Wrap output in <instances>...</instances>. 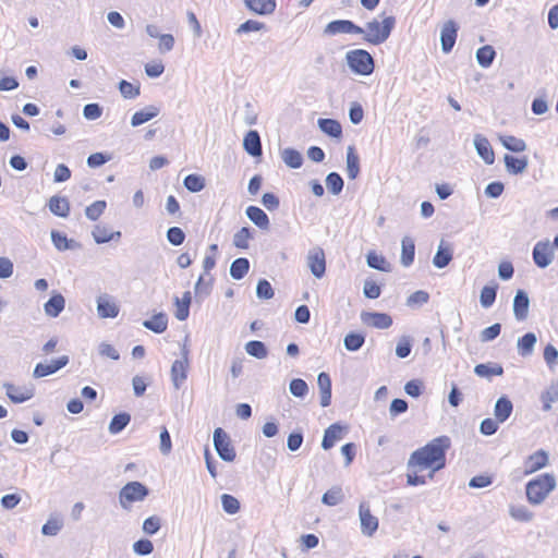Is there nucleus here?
I'll use <instances>...</instances> for the list:
<instances>
[{
    "mask_svg": "<svg viewBox=\"0 0 558 558\" xmlns=\"http://www.w3.org/2000/svg\"><path fill=\"white\" fill-rule=\"evenodd\" d=\"M450 448L451 439L444 435L413 451L408 461V484L418 486L432 480L436 472L446 466V453Z\"/></svg>",
    "mask_w": 558,
    "mask_h": 558,
    "instance_id": "1",
    "label": "nucleus"
},
{
    "mask_svg": "<svg viewBox=\"0 0 558 558\" xmlns=\"http://www.w3.org/2000/svg\"><path fill=\"white\" fill-rule=\"evenodd\" d=\"M556 477L551 473L537 475L525 486L526 499L531 505L542 504L556 488Z\"/></svg>",
    "mask_w": 558,
    "mask_h": 558,
    "instance_id": "2",
    "label": "nucleus"
},
{
    "mask_svg": "<svg viewBox=\"0 0 558 558\" xmlns=\"http://www.w3.org/2000/svg\"><path fill=\"white\" fill-rule=\"evenodd\" d=\"M393 26L395 17L392 16L384 19L383 22L373 20L372 22H368L365 26L364 39L369 44L379 45L389 37Z\"/></svg>",
    "mask_w": 558,
    "mask_h": 558,
    "instance_id": "3",
    "label": "nucleus"
},
{
    "mask_svg": "<svg viewBox=\"0 0 558 558\" xmlns=\"http://www.w3.org/2000/svg\"><path fill=\"white\" fill-rule=\"evenodd\" d=\"M350 68L357 74L369 75L374 71L373 57L364 49H355L347 54Z\"/></svg>",
    "mask_w": 558,
    "mask_h": 558,
    "instance_id": "4",
    "label": "nucleus"
},
{
    "mask_svg": "<svg viewBox=\"0 0 558 558\" xmlns=\"http://www.w3.org/2000/svg\"><path fill=\"white\" fill-rule=\"evenodd\" d=\"M148 495V489L140 482H130L122 487L119 500L124 509H129L133 502L143 500Z\"/></svg>",
    "mask_w": 558,
    "mask_h": 558,
    "instance_id": "5",
    "label": "nucleus"
},
{
    "mask_svg": "<svg viewBox=\"0 0 558 558\" xmlns=\"http://www.w3.org/2000/svg\"><path fill=\"white\" fill-rule=\"evenodd\" d=\"M214 445L219 457L228 462L235 459V450L231 445L230 438L222 428H216L214 432Z\"/></svg>",
    "mask_w": 558,
    "mask_h": 558,
    "instance_id": "6",
    "label": "nucleus"
},
{
    "mask_svg": "<svg viewBox=\"0 0 558 558\" xmlns=\"http://www.w3.org/2000/svg\"><path fill=\"white\" fill-rule=\"evenodd\" d=\"M362 533L372 536L378 529V519L372 514L369 506L362 502L359 507Z\"/></svg>",
    "mask_w": 558,
    "mask_h": 558,
    "instance_id": "7",
    "label": "nucleus"
},
{
    "mask_svg": "<svg viewBox=\"0 0 558 558\" xmlns=\"http://www.w3.org/2000/svg\"><path fill=\"white\" fill-rule=\"evenodd\" d=\"M458 37V25L454 21H447L442 28L440 34V41H441V49L445 53H449Z\"/></svg>",
    "mask_w": 558,
    "mask_h": 558,
    "instance_id": "8",
    "label": "nucleus"
},
{
    "mask_svg": "<svg viewBox=\"0 0 558 558\" xmlns=\"http://www.w3.org/2000/svg\"><path fill=\"white\" fill-rule=\"evenodd\" d=\"M548 464V454L544 450H537L530 454L524 460V470L523 473L525 475L535 473L541 469L545 468Z\"/></svg>",
    "mask_w": 558,
    "mask_h": 558,
    "instance_id": "9",
    "label": "nucleus"
},
{
    "mask_svg": "<svg viewBox=\"0 0 558 558\" xmlns=\"http://www.w3.org/2000/svg\"><path fill=\"white\" fill-rule=\"evenodd\" d=\"M325 33L329 35H336L339 33L363 34L364 29L349 20H337L327 24Z\"/></svg>",
    "mask_w": 558,
    "mask_h": 558,
    "instance_id": "10",
    "label": "nucleus"
},
{
    "mask_svg": "<svg viewBox=\"0 0 558 558\" xmlns=\"http://www.w3.org/2000/svg\"><path fill=\"white\" fill-rule=\"evenodd\" d=\"M361 318L366 326L377 329H388L392 325L391 316L386 313L367 312Z\"/></svg>",
    "mask_w": 558,
    "mask_h": 558,
    "instance_id": "11",
    "label": "nucleus"
},
{
    "mask_svg": "<svg viewBox=\"0 0 558 558\" xmlns=\"http://www.w3.org/2000/svg\"><path fill=\"white\" fill-rule=\"evenodd\" d=\"M554 256V250L547 242H538L535 244L533 248V259L534 263L544 268L550 264Z\"/></svg>",
    "mask_w": 558,
    "mask_h": 558,
    "instance_id": "12",
    "label": "nucleus"
},
{
    "mask_svg": "<svg viewBox=\"0 0 558 558\" xmlns=\"http://www.w3.org/2000/svg\"><path fill=\"white\" fill-rule=\"evenodd\" d=\"M4 387L7 396L14 403L25 402L34 396V390L31 387L17 386L14 384H5Z\"/></svg>",
    "mask_w": 558,
    "mask_h": 558,
    "instance_id": "13",
    "label": "nucleus"
},
{
    "mask_svg": "<svg viewBox=\"0 0 558 558\" xmlns=\"http://www.w3.org/2000/svg\"><path fill=\"white\" fill-rule=\"evenodd\" d=\"M344 434H345L344 426H342L338 423L331 424L325 430L324 438L322 441V447L325 450L332 448L336 445V442H338L339 440H341L343 438Z\"/></svg>",
    "mask_w": 558,
    "mask_h": 558,
    "instance_id": "14",
    "label": "nucleus"
},
{
    "mask_svg": "<svg viewBox=\"0 0 558 558\" xmlns=\"http://www.w3.org/2000/svg\"><path fill=\"white\" fill-rule=\"evenodd\" d=\"M308 266L315 277L320 278L324 276L326 270V259L325 253L322 248H315L310 253Z\"/></svg>",
    "mask_w": 558,
    "mask_h": 558,
    "instance_id": "15",
    "label": "nucleus"
},
{
    "mask_svg": "<svg viewBox=\"0 0 558 558\" xmlns=\"http://www.w3.org/2000/svg\"><path fill=\"white\" fill-rule=\"evenodd\" d=\"M69 362L68 356H61L50 363H38L34 369L35 377H45L64 367Z\"/></svg>",
    "mask_w": 558,
    "mask_h": 558,
    "instance_id": "16",
    "label": "nucleus"
},
{
    "mask_svg": "<svg viewBox=\"0 0 558 558\" xmlns=\"http://www.w3.org/2000/svg\"><path fill=\"white\" fill-rule=\"evenodd\" d=\"M245 5L258 15H269L276 10V0H244Z\"/></svg>",
    "mask_w": 558,
    "mask_h": 558,
    "instance_id": "17",
    "label": "nucleus"
},
{
    "mask_svg": "<svg viewBox=\"0 0 558 558\" xmlns=\"http://www.w3.org/2000/svg\"><path fill=\"white\" fill-rule=\"evenodd\" d=\"M319 393H320V405L326 408L331 402V379L327 373H320L317 378Z\"/></svg>",
    "mask_w": 558,
    "mask_h": 558,
    "instance_id": "18",
    "label": "nucleus"
},
{
    "mask_svg": "<svg viewBox=\"0 0 558 558\" xmlns=\"http://www.w3.org/2000/svg\"><path fill=\"white\" fill-rule=\"evenodd\" d=\"M93 236L96 243H107L112 240H119L121 238L120 231H112L106 225H97L93 230Z\"/></svg>",
    "mask_w": 558,
    "mask_h": 558,
    "instance_id": "19",
    "label": "nucleus"
},
{
    "mask_svg": "<svg viewBox=\"0 0 558 558\" xmlns=\"http://www.w3.org/2000/svg\"><path fill=\"white\" fill-rule=\"evenodd\" d=\"M97 311L101 318H114L119 314L118 305L107 296L98 299Z\"/></svg>",
    "mask_w": 558,
    "mask_h": 558,
    "instance_id": "20",
    "label": "nucleus"
},
{
    "mask_svg": "<svg viewBox=\"0 0 558 558\" xmlns=\"http://www.w3.org/2000/svg\"><path fill=\"white\" fill-rule=\"evenodd\" d=\"M244 149L253 157L262 155L260 137L257 131H250L243 141Z\"/></svg>",
    "mask_w": 558,
    "mask_h": 558,
    "instance_id": "21",
    "label": "nucleus"
},
{
    "mask_svg": "<svg viewBox=\"0 0 558 558\" xmlns=\"http://www.w3.org/2000/svg\"><path fill=\"white\" fill-rule=\"evenodd\" d=\"M187 360H175L171 366V378L175 387H180L181 384L187 377Z\"/></svg>",
    "mask_w": 558,
    "mask_h": 558,
    "instance_id": "22",
    "label": "nucleus"
},
{
    "mask_svg": "<svg viewBox=\"0 0 558 558\" xmlns=\"http://www.w3.org/2000/svg\"><path fill=\"white\" fill-rule=\"evenodd\" d=\"M48 206L56 216L65 218L70 214V203L66 197L52 196L49 199Z\"/></svg>",
    "mask_w": 558,
    "mask_h": 558,
    "instance_id": "23",
    "label": "nucleus"
},
{
    "mask_svg": "<svg viewBox=\"0 0 558 558\" xmlns=\"http://www.w3.org/2000/svg\"><path fill=\"white\" fill-rule=\"evenodd\" d=\"M475 147H476L478 155L483 158V160L487 165L494 163L495 153H494L492 145L487 138H485L483 136H476Z\"/></svg>",
    "mask_w": 558,
    "mask_h": 558,
    "instance_id": "24",
    "label": "nucleus"
},
{
    "mask_svg": "<svg viewBox=\"0 0 558 558\" xmlns=\"http://www.w3.org/2000/svg\"><path fill=\"white\" fill-rule=\"evenodd\" d=\"M529 298L523 291H518L513 301V312L519 320H523L527 317L529 313Z\"/></svg>",
    "mask_w": 558,
    "mask_h": 558,
    "instance_id": "25",
    "label": "nucleus"
},
{
    "mask_svg": "<svg viewBox=\"0 0 558 558\" xmlns=\"http://www.w3.org/2000/svg\"><path fill=\"white\" fill-rule=\"evenodd\" d=\"M248 219L258 228L267 230L269 228V218L266 213L257 206H248L246 208Z\"/></svg>",
    "mask_w": 558,
    "mask_h": 558,
    "instance_id": "26",
    "label": "nucleus"
},
{
    "mask_svg": "<svg viewBox=\"0 0 558 558\" xmlns=\"http://www.w3.org/2000/svg\"><path fill=\"white\" fill-rule=\"evenodd\" d=\"M65 306V300L60 293H54L44 305L45 313L50 317H57Z\"/></svg>",
    "mask_w": 558,
    "mask_h": 558,
    "instance_id": "27",
    "label": "nucleus"
},
{
    "mask_svg": "<svg viewBox=\"0 0 558 558\" xmlns=\"http://www.w3.org/2000/svg\"><path fill=\"white\" fill-rule=\"evenodd\" d=\"M512 409L513 407L509 399H507L506 397L499 398L495 404L494 411L497 421L502 423L506 420H508L512 413Z\"/></svg>",
    "mask_w": 558,
    "mask_h": 558,
    "instance_id": "28",
    "label": "nucleus"
},
{
    "mask_svg": "<svg viewBox=\"0 0 558 558\" xmlns=\"http://www.w3.org/2000/svg\"><path fill=\"white\" fill-rule=\"evenodd\" d=\"M505 165L509 172L518 174L522 173L527 167V158L514 157L512 155H505Z\"/></svg>",
    "mask_w": 558,
    "mask_h": 558,
    "instance_id": "29",
    "label": "nucleus"
},
{
    "mask_svg": "<svg viewBox=\"0 0 558 558\" xmlns=\"http://www.w3.org/2000/svg\"><path fill=\"white\" fill-rule=\"evenodd\" d=\"M143 325L145 328L156 333H161L168 327V318L165 314L159 313L154 315L150 319L145 320Z\"/></svg>",
    "mask_w": 558,
    "mask_h": 558,
    "instance_id": "30",
    "label": "nucleus"
},
{
    "mask_svg": "<svg viewBox=\"0 0 558 558\" xmlns=\"http://www.w3.org/2000/svg\"><path fill=\"white\" fill-rule=\"evenodd\" d=\"M474 373L480 377L492 378L494 376H501L504 368L499 364H477L474 367Z\"/></svg>",
    "mask_w": 558,
    "mask_h": 558,
    "instance_id": "31",
    "label": "nucleus"
},
{
    "mask_svg": "<svg viewBox=\"0 0 558 558\" xmlns=\"http://www.w3.org/2000/svg\"><path fill=\"white\" fill-rule=\"evenodd\" d=\"M499 141L506 149L513 153H522L526 149L525 142L513 135H500Z\"/></svg>",
    "mask_w": 558,
    "mask_h": 558,
    "instance_id": "32",
    "label": "nucleus"
},
{
    "mask_svg": "<svg viewBox=\"0 0 558 558\" xmlns=\"http://www.w3.org/2000/svg\"><path fill=\"white\" fill-rule=\"evenodd\" d=\"M191 301H192V296H191L190 291L184 292L181 299H179V298L175 299V305H177L175 317L179 320H184L187 318Z\"/></svg>",
    "mask_w": 558,
    "mask_h": 558,
    "instance_id": "33",
    "label": "nucleus"
},
{
    "mask_svg": "<svg viewBox=\"0 0 558 558\" xmlns=\"http://www.w3.org/2000/svg\"><path fill=\"white\" fill-rule=\"evenodd\" d=\"M347 171L350 179H355L360 172V158L352 146L347 153Z\"/></svg>",
    "mask_w": 558,
    "mask_h": 558,
    "instance_id": "34",
    "label": "nucleus"
},
{
    "mask_svg": "<svg viewBox=\"0 0 558 558\" xmlns=\"http://www.w3.org/2000/svg\"><path fill=\"white\" fill-rule=\"evenodd\" d=\"M250 269V263L247 258L240 257L233 260L230 267V275L233 279H242Z\"/></svg>",
    "mask_w": 558,
    "mask_h": 558,
    "instance_id": "35",
    "label": "nucleus"
},
{
    "mask_svg": "<svg viewBox=\"0 0 558 558\" xmlns=\"http://www.w3.org/2000/svg\"><path fill=\"white\" fill-rule=\"evenodd\" d=\"M415 255V244L411 238H404L402 240V253H401V263L408 267L414 260Z\"/></svg>",
    "mask_w": 558,
    "mask_h": 558,
    "instance_id": "36",
    "label": "nucleus"
},
{
    "mask_svg": "<svg viewBox=\"0 0 558 558\" xmlns=\"http://www.w3.org/2000/svg\"><path fill=\"white\" fill-rule=\"evenodd\" d=\"M51 240L56 248L59 251H65L78 246L75 241L68 239L65 234L56 230L51 232Z\"/></svg>",
    "mask_w": 558,
    "mask_h": 558,
    "instance_id": "37",
    "label": "nucleus"
},
{
    "mask_svg": "<svg viewBox=\"0 0 558 558\" xmlns=\"http://www.w3.org/2000/svg\"><path fill=\"white\" fill-rule=\"evenodd\" d=\"M322 131L332 137H340L342 134L341 124L333 119H320L318 121Z\"/></svg>",
    "mask_w": 558,
    "mask_h": 558,
    "instance_id": "38",
    "label": "nucleus"
},
{
    "mask_svg": "<svg viewBox=\"0 0 558 558\" xmlns=\"http://www.w3.org/2000/svg\"><path fill=\"white\" fill-rule=\"evenodd\" d=\"M452 259V252H451V248L449 246H444V244L441 243L439 245V248L436 253V255L434 256V265L438 268H444L446 267L450 260Z\"/></svg>",
    "mask_w": 558,
    "mask_h": 558,
    "instance_id": "39",
    "label": "nucleus"
},
{
    "mask_svg": "<svg viewBox=\"0 0 558 558\" xmlns=\"http://www.w3.org/2000/svg\"><path fill=\"white\" fill-rule=\"evenodd\" d=\"M282 160L287 166L294 169L300 168L303 163L302 155L293 148H287L282 151Z\"/></svg>",
    "mask_w": 558,
    "mask_h": 558,
    "instance_id": "40",
    "label": "nucleus"
},
{
    "mask_svg": "<svg viewBox=\"0 0 558 558\" xmlns=\"http://www.w3.org/2000/svg\"><path fill=\"white\" fill-rule=\"evenodd\" d=\"M495 50L492 46H483L481 47L477 52H476V59H477V62L483 66V68H488L493 61H494V58H495Z\"/></svg>",
    "mask_w": 558,
    "mask_h": 558,
    "instance_id": "41",
    "label": "nucleus"
},
{
    "mask_svg": "<svg viewBox=\"0 0 558 558\" xmlns=\"http://www.w3.org/2000/svg\"><path fill=\"white\" fill-rule=\"evenodd\" d=\"M367 264L369 267L377 269V270H381V271L390 270V264L386 260V258L383 255H379L375 252L368 253Z\"/></svg>",
    "mask_w": 558,
    "mask_h": 558,
    "instance_id": "42",
    "label": "nucleus"
},
{
    "mask_svg": "<svg viewBox=\"0 0 558 558\" xmlns=\"http://www.w3.org/2000/svg\"><path fill=\"white\" fill-rule=\"evenodd\" d=\"M535 343H536V337L532 332L525 333L523 337H521L518 341V349H519L521 355L531 354Z\"/></svg>",
    "mask_w": 558,
    "mask_h": 558,
    "instance_id": "43",
    "label": "nucleus"
},
{
    "mask_svg": "<svg viewBox=\"0 0 558 558\" xmlns=\"http://www.w3.org/2000/svg\"><path fill=\"white\" fill-rule=\"evenodd\" d=\"M130 420L131 417L128 413L114 415L109 424V432L111 434L120 433L130 423Z\"/></svg>",
    "mask_w": 558,
    "mask_h": 558,
    "instance_id": "44",
    "label": "nucleus"
},
{
    "mask_svg": "<svg viewBox=\"0 0 558 558\" xmlns=\"http://www.w3.org/2000/svg\"><path fill=\"white\" fill-rule=\"evenodd\" d=\"M252 239V232L247 227L241 228L233 238V244L241 250L248 247L250 240Z\"/></svg>",
    "mask_w": 558,
    "mask_h": 558,
    "instance_id": "45",
    "label": "nucleus"
},
{
    "mask_svg": "<svg viewBox=\"0 0 558 558\" xmlns=\"http://www.w3.org/2000/svg\"><path fill=\"white\" fill-rule=\"evenodd\" d=\"M246 352L257 359H265L268 354L265 344L262 341L253 340L246 343Z\"/></svg>",
    "mask_w": 558,
    "mask_h": 558,
    "instance_id": "46",
    "label": "nucleus"
},
{
    "mask_svg": "<svg viewBox=\"0 0 558 558\" xmlns=\"http://www.w3.org/2000/svg\"><path fill=\"white\" fill-rule=\"evenodd\" d=\"M184 186L193 192H199L205 187V180L198 174H189L184 179Z\"/></svg>",
    "mask_w": 558,
    "mask_h": 558,
    "instance_id": "47",
    "label": "nucleus"
},
{
    "mask_svg": "<svg viewBox=\"0 0 558 558\" xmlns=\"http://www.w3.org/2000/svg\"><path fill=\"white\" fill-rule=\"evenodd\" d=\"M106 207L105 201H96L86 207L85 214L88 219L96 221L105 213Z\"/></svg>",
    "mask_w": 558,
    "mask_h": 558,
    "instance_id": "48",
    "label": "nucleus"
},
{
    "mask_svg": "<svg viewBox=\"0 0 558 558\" xmlns=\"http://www.w3.org/2000/svg\"><path fill=\"white\" fill-rule=\"evenodd\" d=\"M326 185L329 192L339 194L343 189V180L338 173L331 172L326 178Z\"/></svg>",
    "mask_w": 558,
    "mask_h": 558,
    "instance_id": "49",
    "label": "nucleus"
},
{
    "mask_svg": "<svg viewBox=\"0 0 558 558\" xmlns=\"http://www.w3.org/2000/svg\"><path fill=\"white\" fill-rule=\"evenodd\" d=\"M365 338L361 333L351 332L344 338V347L349 351H356L364 344Z\"/></svg>",
    "mask_w": 558,
    "mask_h": 558,
    "instance_id": "50",
    "label": "nucleus"
},
{
    "mask_svg": "<svg viewBox=\"0 0 558 558\" xmlns=\"http://www.w3.org/2000/svg\"><path fill=\"white\" fill-rule=\"evenodd\" d=\"M497 294V287L486 286L481 291V304L484 307H489L494 304Z\"/></svg>",
    "mask_w": 558,
    "mask_h": 558,
    "instance_id": "51",
    "label": "nucleus"
},
{
    "mask_svg": "<svg viewBox=\"0 0 558 558\" xmlns=\"http://www.w3.org/2000/svg\"><path fill=\"white\" fill-rule=\"evenodd\" d=\"M221 502L223 510L229 514H235L240 510V502L232 495L223 494L221 496Z\"/></svg>",
    "mask_w": 558,
    "mask_h": 558,
    "instance_id": "52",
    "label": "nucleus"
},
{
    "mask_svg": "<svg viewBox=\"0 0 558 558\" xmlns=\"http://www.w3.org/2000/svg\"><path fill=\"white\" fill-rule=\"evenodd\" d=\"M62 529V521L58 518H50L41 529L44 535L54 536Z\"/></svg>",
    "mask_w": 558,
    "mask_h": 558,
    "instance_id": "53",
    "label": "nucleus"
},
{
    "mask_svg": "<svg viewBox=\"0 0 558 558\" xmlns=\"http://www.w3.org/2000/svg\"><path fill=\"white\" fill-rule=\"evenodd\" d=\"M510 514L513 519L521 522H527L533 518V513L524 506H512Z\"/></svg>",
    "mask_w": 558,
    "mask_h": 558,
    "instance_id": "54",
    "label": "nucleus"
},
{
    "mask_svg": "<svg viewBox=\"0 0 558 558\" xmlns=\"http://www.w3.org/2000/svg\"><path fill=\"white\" fill-rule=\"evenodd\" d=\"M342 490L340 487H333L323 496V502L327 506H336L342 500Z\"/></svg>",
    "mask_w": 558,
    "mask_h": 558,
    "instance_id": "55",
    "label": "nucleus"
},
{
    "mask_svg": "<svg viewBox=\"0 0 558 558\" xmlns=\"http://www.w3.org/2000/svg\"><path fill=\"white\" fill-rule=\"evenodd\" d=\"M119 89L125 98H135L140 95V86H135L132 83L124 80L120 82Z\"/></svg>",
    "mask_w": 558,
    "mask_h": 558,
    "instance_id": "56",
    "label": "nucleus"
},
{
    "mask_svg": "<svg viewBox=\"0 0 558 558\" xmlns=\"http://www.w3.org/2000/svg\"><path fill=\"white\" fill-rule=\"evenodd\" d=\"M156 116H157V111L156 110H151V111H146V110L136 111L132 116L131 123H132L133 126H137V125H141V124L149 121L150 119H153Z\"/></svg>",
    "mask_w": 558,
    "mask_h": 558,
    "instance_id": "57",
    "label": "nucleus"
},
{
    "mask_svg": "<svg viewBox=\"0 0 558 558\" xmlns=\"http://www.w3.org/2000/svg\"><path fill=\"white\" fill-rule=\"evenodd\" d=\"M167 239L172 245H181L185 240V234L179 227H171L167 231Z\"/></svg>",
    "mask_w": 558,
    "mask_h": 558,
    "instance_id": "58",
    "label": "nucleus"
},
{
    "mask_svg": "<svg viewBox=\"0 0 558 558\" xmlns=\"http://www.w3.org/2000/svg\"><path fill=\"white\" fill-rule=\"evenodd\" d=\"M290 391L295 397H304L308 391V387L305 380L295 378L290 383Z\"/></svg>",
    "mask_w": 558,
    "mask_h": 558,
    "instance_id": "59",
    "label": "nucleus"
},
{
    "mask_svg": "<svg viewBox=\"0 0 558 558\" xmlns=\"http://www.w3.org/2000/svg\"><path fill=\"white\" fill-rule=\"evenodd\" d=\"M256 293L258 298L268 300L274 296V289L266 279H262L257 283Z\"/></svg>",
    "mask_w": 558,
    "mask_h": 558,
    "instance_id": "60",
    "label": "nucleus"
},
{
    "mask_svg": "<svg viewBox=\"0 0 558 558\" xmlns=\"http://www.w3.org/2000/svg\"><path fill=\"white\" fill-rule=\"evenodd\" d=\"M542 401L544 405V410L548 411L551 408V403H555L558 401V389L557 388H549L542 395Z\"/></svg>",
    "mask_w": 558,
    "mask_h": 558,
    "instance_id": "61",
    "label": "nucleus"
},
{
    "mask_svg": "<svg viewBox=\"0 0 558 558\" xmlns=\"http://www.w3.org/2000/svg\"><path fill=\"white\" fill-rule=\"evenodd\" d=\"M493 483V478L488 474H480L471 478L469 486L472 488H484Z\"/></svg>",
    "mask_w": 558,
    "mask_h": 558,
    "instance_id": "62",
    "label": "nucleus"
},
{
    "mask_svg": "<svg viewBox=\"0 0 558 558\" xmlns=\"http://www.w3.org/2000/svg\"><path fill=\"white\" fill-rule=\"evenodd\" d=\"M133 549L137 555H149L154 550V545L149 539H140L134 543Z\"/></svg>",
    "mask_w": 558,
    "mask_h": 558,
    "instance_id": "63",
    "label": "nucleus"
},
{
    "mask_svg": "<svg viewBox=\"0 0 558 558\" xmlns=\"http://www.w3.org/2000/svg\"><path fill=\"white\" fill-rule=\"evenodd\" d=\"M160 529V519L156 515L147 518L143 523V530L145 533L153 535Z\"/></svg>",
    "mask_w": 558,
    "mask_h": 558,
    "instance_id": "64",
    "label": "nucleus"
}]
</instances>
